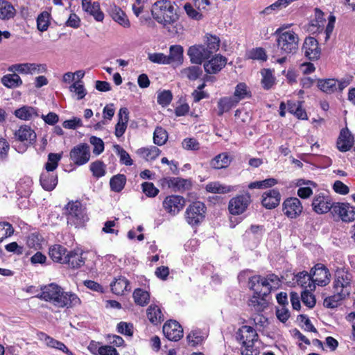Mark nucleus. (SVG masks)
Here are the masks:
<instances>
[{
	"mask_svg": "<svg viewBox=\"0 0 355 355\" xmlns=\"http://www.w3.org/2000/svg\"><path fill=\"white\" fill-rule=\"evenodd\" d=\"M153 18L172 34H178L183 30L182 25L178 22V15L174 6L169 0H158L152 6Z\"/></svg>",
	"mask_w": 355,
	"mask_h": 355,
	"instance_id": "f257e3e1",
	"label": "nucleus"
},
{
	"mask_svg": "<svg viewBox=\"0 0 355 355\" xmlns=\"http://www.w3.org/2000/svg\"><path fill=\"white\" fill-rule=\"evenodd\" d=\"M41 290V293L37 297L52 303L58 308L73 307L80 304V300L76 294L64 292L56 284H49L42 287Z\"/></svg>",
	"mask_w": 355,
	"mask_h": 355,
	"instance_id": "f03ea898",
	"label": "nucleus"
},
{
	"mask_svg": "<svg viewBox=\"0 0 355 355\" xmlns=\"http://www.w3.org/2000/svg\"><path fill=\"white\" fill-rule=\"evenodd\" d=\"M284 27L276 31L277 49L281 55L295 54L299 46V37L293 31H284Z\"/></svg>",
	"mask_w": 355,
	"mask_h": 355,
	"instance_id": "7ed1b4c3",
	"label": "nucleus"
},
{
	"mask_svg": "<svg viewBox=\"0 0 355 355\" xmlns=\"http://www.w3.org/2000/svg\"><path fill=\"white\" fill-rule=\"evenodd\" d=\"M67 223L69 225L79 227L84 225L88 217L78 201L69 202L66 206Z\"/></svg>",
	"mask_w": 355,
	"mask_h": 355,
	"instance_id": "20e7f679",
	"label": "nucleus"
},
{
	"mask_svg": "<svg viewBox=\"0 0 355 355\" xmlns=\"http://www.w3.org/2000/svg\"><path fill=\"white\" fill-rule=\"evenodd\" d=\"M251 202L250 194L248 192H243L230 200L228 211L232 215H241L246 211Z\"/></svg>",
	"mask_w": 355,
	"mask_h": 355,
	"instance_id": "39448f33",
	"label": "nucleus"
},
{
	"mask_svg": "<svg viewBox=\"0 0 355 355\" xmlns=\"http://www.w3.org/2000/svg\"><path fill=\"white\" fill-rule=\"evenodd\" d=\"M352 279V274L347 270L343 268L337 269L334 280V290L349 295L351 292Z\"/></svg>",
	"mask_w": 355,
	"mask_h": 355,
	"instance_id": "423d86ee",
	"label": "nucleus"
},
{
	"mask_svg": "<svg viewBox=\"0 0 355 355\" xmlns=\"http://www.w3.org/2000/svg\"><path fill=\"white\" fill-rule=\"evenodd\" d=\"M206 207L204 203L196 201L191 204L186 209L185 218L191 225L200 223L205 218Z\"/></svg>",
	"mask_w": 355,
	"mask_h": 355,
	"instance_id": "0eeeda50",
	"label": "nucleus"
},
{
	"mask_svg": "<svg viewBox=\"0 0 355 355\" xmlns=\"http://www.w3.org/2000/svg\"><path fill=\"white\" fill-rule=\"evenodd\" d=\"M331 210L333 214L337 215L343 222L355 220V208L347 202H334Z\"/></svg>",
	"mask_w": 355,
	"mask_h": 355,
	"instance_id": "6e6552de",
	"label": "nucleus"
},
{
	"mask_svg": "<svg viewBox=\"0 0 355 355\" xmlns=\"http://www.w3.org/2000/svg\"><path fill=\"white\" fill-rule=\"evenodd\" d=\"M70 158L76 165L81 166L89 160L90 149L87 144H80L70 151Z\"/></svg>",
	"mask_w": 355,
	"mask_h": 355,
	"instance_id": "1a4fd4ad",
	"label": "nucleus"
},
{
	"mask_svg": "<svg viewBox=\"0 0 355 355\" xmlns=\"http://www.w3.org/2000/svg\"><path fill=\"white\" fill-rule=\"evenodd\" d=\"M314 285L326 286L330 282L331 275L328 268L322 263L316 264L310 272Z\"/></svg>",
	"mask_w": 355,
	"mask_h": 355,
	"instance_id": "9d476101",
	"label": "nucleus"
},
{
	"mask_svg": "<svg viewBox=\"0 0 355 355\" xmlns=\"http://www.w3.org/2000/svg\"><path fill=\"white\" fill-rule=\"evenodd\" d=\"M187 55L191 62L196 64H201L204 60L209 59L211 55L204 44H195L190 46L188 49Z\"/></svg>",
	"mask_w": 355,
	"mask_h": 355,
	"instance_id": "9b49d317",
	"label": "nucleus"
},
{
	"mask_svg": "<svg viewBox=\"0 0 355 355\" xmlns=\"http://www.w3.org/2000/svg\"><path fill=\"white\" fill-rule=\"evenodd\" d=\"M184 205V198L175 195L166 197L162 202L164 210L173 216L178 214L183 209Z\"/></svg>",
	"mask_w": 355,
	"mask_h": 355,
	"instance_id": "f8f14e48",
	"label": "nucleus"
},
{
	"mask_svg": "<svg viewBox=\"0 0 355 355\" xmlns=\"http://www.w3.org/2000/svg\"><path fill=\"white\" fill-rule=\"evenodd\" d=\"M258 335L256 331L251 327L244 325L242 326L236 334V338L239 340L242 346L247 347L254 345V343L257 340Z\"/></svg>",
	"mask_w": 355,
	"mask_h": 355,
	"instance_id": "ddd939ff",
	"label": "nucleus"
},
{
	"mask_svg": "<svg viewBox=\"0 0 355 355\" xmlns=\"http://www.w3.org/2000/svg\"><path fill=\"white\" fill-rule=\"evenodd\" d=\"M13 139L23 143L26 146L33 144L36 140V133L28 125H21L17 130L13 132Z\"/></svg>",
	"mask_w": 355,
	"mask_h": 355,
	"instance_id": "4468645a",
	"label": "nucleus"
},
{
	"mask_svg": "<svg viewBox=\"0 0 355 355\" xmlns=\"http://www.w3.org/2000/svg\"><path fill=\"white\" fill-rule=\"evenodd\" d=\"M303 207L297 198H289L283 203V212L290 218H295L302 212Z\"/></svg>",
	"mask_w": 355,
	"mask_h": 355,
	"instance_id": "2eb2a0df",
	"label": "nucleus"
},
{
	"mask_svg": "<svg viewBox=\"0 0 355 355\" xmlns=\"http://www.w3.org/2000/svg\"><path fill=\"white\" fill-rule=\"evenodd\" d=\"M302 51L304 53V55L311 60H318L321 53L318 42L313 37H308L305 39Z\"/></svg>",
	"mask_w": 355,
	"mask_h": 355,
	"instance_id": "dca6fc26",
	"label": "nucleus"
},
{
	"mask_svg": "<svg viewBox=\"0 0 355 355\" xmlns=\"http://www.w3.org/2000/svg\"><path fill=\"white\" fill-rule=\"evenodd\" d=\"M163 333L171 341L179 340L183 336V329L175 320H169L163 326Z\"/></svg>",
	"mask_w": 355,
	"mask_h": 355,
	"instance_id": "f3484780",
	"label": "nucleus"
},
{
	"mask_svg": "<svg viewBox=\"0 0 355 355\" xmlns=\"http://www.w3.org/2000/svg\"><path fill=\"white\" fill-rule=\"evenodd\" d=\"M279 277L274 274L268 275L266 277L259 275V284L261 295H267L272 289L279 287Z\"/></svg>",
	"mask_w": 355,
	"mask_h": 355,
	"instance_id": "a211bd4d",
	"label": "nucleus"
},
{
	"mask_svg": "<svg viewBox=\"0 0 355 355\" xmlns=\"http://www.w3.org/2000/svg\"><path fill=\"white\" fill-rule=\"evenodd\" d=\"M312 207L315 213L322 214L331 209L332 203L328 196L320 193L314 196Z\"/></svg>",
	"mask_w": 355,
	"mask_h": 355,
	"instance_id": "6ab92c4d",
	"label": "nucleus"
},
{
	"mask_svg": "<svg viewBox=\"0 0 355 355\" xmlns=\"http://www.w3.org/2000/svg\"><path fill=\"white\" fill-rule=\"evenodd\" d=\"M227 64V58L221 55H216L211 60L205 62V71L209 74H215L220 71Z\"/></svg>",
	"mask_w": 355,
	"mask_h": 355,
	"instance_id": "aec40b11",
	"label": "nucleus"
},
{
	"mask_svg": "<svg viewBox=\"0 0 355 355\" xmlns=\"http://www.w3.org/2000/svg\"><path fill=\"white\" fill-rule=\"evenodd\" d=\"M108 12L112 19L121 26L124 28H129L130 26V22L125 13L115 4L110 6Z\"/></svg>",
	"mask_w": 355,
	"mask_h": 355,
	"instance_id": "412c9836",
	"label": "nucleus"
},
{
	"mask_svg": "<svg viewBox=\"0 0 355 355\" xmlns=\"http://www.w3.org/2000/svg\"><path fill=\"white\" fill-rule=\"evenodd\" d=\"M354 144V137L348 129H343L340 131L337 141V148L341 152H347L350 150Z\"/></svg>",
	"mask_w": 355,
	"mask_h": 355,
	"instance_id": "4be33fe9",
	"label": "nucleus"
},
{
	"mask_svg": "<svg viewBox=\"0 0 355 355\" xmlns=\"http://www.w3.org/2000/svg\"><path fill=\"white\" fill-rule=\"evenodd\" d=\"M266 295H261V293H254L253 295L248 300V306L252 311L256 313H260L268 307V302L265 300Z\"/></svg>",
	"mask_w": 355,
	"mask_h": 355,
	"instance_id": "5701e85b",
	"label": "nucleus"
},
{
	"mask_svg": "<svg viewBox=\"0 0 355 355\" xmlns=\"http://www.w3.org/2000/svg\"><path fill=\"white\" fill-rule=\"evenodd\" d=\"M128 110L126 107H121L118 113V122L115 125L114 134L116 137H121L125 132L128 122Z\"/></svg>",
	"mask_w": 355,
	"mask_h": 355,
	"instance_id": "b1692460",
	"label": "nucleus"
},
{
	"mask_svg": "<svg viewBox=\"0 0 355 355\" xmlns=\"http://www.w3.org/2000/svg\"><path fill=\"white\" fill-rule=\"evenodd\" d=\"M262 205L267 209H273L277 207L281 199L279 192L276 189H271L263 194Z\"/></svg>",
	"mask_w": 355,
	"mask_h": 355,
	"instance_id": "393cba45",
	"label": "nucleus"
},
{
	"mask_svg": "<svg viewBox=\"0 0 355 355\" xmlns=\"http://www.w3.org/2000/svg\"><path fill=\"white\" fill-rule=\"evenodd\" d=\"M205 189L212 193L225 194L236 191L237 187L223 184L219 182H211L206 185Z\"/></svg>",
	"mask_w": 355,
	"mask_h": 355,
	"instance_id": "a878e982",
	"label": "nucleus"
},
{
	"mask_svg": "<svg viewBox=\"0 0 355 355\" xmlns=\"http://www.w3.org/2000/svg\"><path fill=\"white\" fill-rule=\"evenodd\" d=\"M40 184L46 191H52L58 184V176L52 172L45 171L40 175Z\"/></svg>",
	"mask_w": 355,
	"mask_h": 355,
	"instance_id": "bb28decb",
	"label": "nucleus"
},
{
	"mask_svg": "<svg viewBox=\"0 0 355 355\" xmlns=\"http://www.w3.org/2000/svg\"><path fill=\"white\" fill-rule=\"evenodd\" d=\"M67 249L60 245H54L49 248V254L52 260L64 264L67 260Z\"/></svg>",
	"mask_w": 355,
	"mask_h": 355,
	"instance_id": "cd10ccee",
	"label": "nucleus"
},
{
	"mask_svg": "<svg viewBox=\"0 0 355 355\" xmlns=\"http://www.w3.org/2000/svg\"><path fill=\"white\" fill-rule=\"evenodd\" d=\"M318 87L322 92L331 94L336 91L338 89L342 90L345 85L341 83H338L335 79H326L319 80L318 82Z\"/></svg>",
	"mask_w": 355,
	"mask_h": 355,
	"instance_id": "c85d7f7f",
	"label": "nucleus"
},
{
	"mask_svg": "<svg viewBox=\"0 0 355 355\" xmlns=\"http://www.w3.org/2000/svg\"><path fill=\"white\" fill-rule=\"evenodd\" d=\"M16 117L24 121H30L39 116L36 108L30 106H23L15 111Z\"/></svg>",
	"mask_w": 355,
	"mask_h": 355,
	"instance_id": "c756f323",
	"label": "nucleus"
},
{
	"mask_svg": "<svg viewBox=\"0 0 355 355\" xmlns=\"http://www.w3.org/2000/svg\"><path fill=\"white\" fill-rule=\"evenodd\" d=\"M293 279H295L297 284L305 290L313 291L315 289V286L313 282L311 275L307 272L303 271L298 272L295 275Z\"/></svg>",
	"mask_w": 355,
	"mask_h": 355,
	"instance_id": "7c9ffc66",
	"label": "nucleus"
},
{
	"mask_svg": "<svg viewBox=\"0 0 355 355\" xmlns=\"http://www.w3.org/2000/svg\"><path fill=\"white\" fill-rule=\"evenodd\" d=\"M165 181L168 187L174 191H180L187 189L191 187L189 180L180 178H168L165 179Z\"/></svg>",
	"mask_w": 355,
	"mask_h": 355,
	"instance_id": "2f4dec72",
	"label": "nucleus"
},
{
	"mask_svg": "<svg viewBox=\"0 0 355 355\" xmlns=\"http://www.w3.org/2000/svg\"><path fill=\"white\" fill-rule=\"evenodd\" d=\"M183 47L180 45H172L169 48L168 63L175 62L178 64H182L183 62Z\"/></svg>",
	"mask_w": 355,
	"mask_h": 355,
	"instance_id": "473e14b6",
	"label": "nucleus"
},
{
	"mask_svg": "<svg viewBox=\"0 0 355 355\" xmlns=\"http://www.w3.org/2000/svg\"><path fill=\"white\" fill-rule=\"evenodd\" d=\"M16 10L11 3L0 0V19L9 20L15 17Z\"/></svg>",
	"mask_w": 355,
	"mask_h": 355,
	"instance_id": "72a5a7b5",
	"label": "nucleus"
},
{
	"mask_svg": "<svg viewBox=\"0 0 355 355\" xmlns=\"http://www.w3.org/2000/svg\"><path fill=\"white\" fill-rule=\"evenodd\" d=\"M4 75L1 78V83L8 88H16L22 85V80L19 75L15 72Z\"/></svg>",
	"mask_w": 355,
	"mask_h": 355,
	"instance_id": "f704fd0d",
	"label": "nucleus"
},
{
	"mask_svg": "<svg viewBox=\"0 0 355 355\" xmlns=\"http://www.w3.org/2000/svg\"><path fill=\"white\" fill-rule=\"evenodd\" d=\"M82 253L71 251L67 253L66 262L69 266L73 268H78L81 267L85 263V259L82 257Z\"/></svg>",
	"mask_w": 355,
	"mask_h": 355,
	"instance_id": "c9c22d12",
	"label": "nucleus"
},
{
	"mask_svg": "<svg viewBox=\"0 0 355 355\" xmlns=\"http://www.w3.org/2000/svg\"><path fill=\"white\" fill-rule=\"evenodd\" d=\"M83 10L92 15L94 19L98 21H102L104 19V15L101 11L100 6L98 2H94L93 3H88L85 6H82Z\"/></svg>",
	"mask_w": 355,
	"mask_h": 355,
	"instance_id": "e433bc0d",
	"label": "nucleus"
},
{
	"mask_svg": "<svg viewBox=\"0 0 355 355\" xmlns=\"http://www.w3.org/2000/svg\"><path fill=\"white\" fill-rule=\"evenodd\" d=\"M238 103L233 97L221 98L218 102V114L223 115L225 112H228L232 107H235Z\"/></svg>",
	"mask_w": 355,
	"mask_h": 355,
	"instance_id": "4c0bfd02",
	"label": "nucleus"
},
{
	"mask_svg": "<svg viewBox=\"0 0 355 355\" xmlns=\"http://www.w3.org/2000/svg\"><path fill=\"white\" fill-rule=\"evenodd\" d=\"M348 295L343 293L338 292L334 290V295L324 299L323 304L327 308H336L338 306L340 302L344 300Z\"/></svg>",
	"mask_w": 355,
	"mask_h": 355,
	"instance_id": "58836bf2",
	"label": "nucleus"
},
{
	"mask_svg": "<svg viewBox=\"0 0 355 355\" xmlns=\"http://www.w3.org/2000/svg\"><path fill=\"white\" fill-rule=\"evenodd\" d=\"M128 281L123 277H119L111 284L112 291L116 295H122L128 290Z\"/></svg>",
	"mask_w": 355,
	"mask_h": 355,
	"instance_id": "ea45409f",
	"label": "nucleus"
},
{
	"mask_svg": "<svg viewBox=\"0 0 355 355\" xmlns=\"http://www.w3.org/2000/svg\"><path fill=\"white\" fill-rule=\"evenodd\" d=\"M147 317L154 324H157L164 320L163 314L160 309L156 305H151L148 308Z\"/></svg>",
	"mask_w": 355,
	"mask_h": 355,
	"instance_id": "a19ab883",
	"label": "nucleus"
},
{
	"mask_svg": "<svg viewBox=\"0 0 355 355\" xmlns=\"http://www.w3.org/2000/svg\"><path fill=\"white\" fill-rule=\"evenodd\" d=\"M202 73V71L198 66H191L183 69L180 71L182 76L185 77L191 80H195L198 79Z\"/></svg>",
	"mask_w": 355,
	"mask_h": 355,
	"instance_id": "79ce46f5",
	"label": "nucleus"
},
{
	"mask_svg": "<svg viewBox=\"0 0 355 355\" xmlns=\"http://www.w3.org/2000/svg\"><path fill=\"white\" fill-rule=\"evenodd\" d=\"M125 182V176L122 174H118L111 178L110 181V188L113 191L119 192L123 189Z\"/></svg>",
	"mask_w": 355,
	"mask_h": 355,
	"instance_id": "37998d69",
	"label": "nucleus"
},
{
	"mask_svg": "<svg viewBox=\"0 0 355 355\" xmlns=\"http://www.w3.org/2000/svg\"><path fill=\"white\" fill-rule=\"evenodd\" d=\"M204 45H205L206 49L212 55L219 49L220 39L216 35L207 34L206 40Z\"/></svg>",
	"mask_w": 355,
	"mask_h": 355,
	"instance_id": "c03bdc74",
	"label": "nucleus"
},
{
	"mask_svg": "<svg viewBox=\"0 0 355 355\" xmlns=\"http://www.w3.org/2000/svg\"><path fill=\"white\" fill-rule=\"evenodd\" d=\"M133 298L137 304L144 306L149 302L150 295L147 291L138 288L134 291Z\"/></svg>",
	"mask_w": 355,
	"mask_h": 355,
	"instance_id": "a18cd8bd",
	"label": "nucleus"
},
{
	"mask_svg": "<svg viewBox=\"0 0 355 355\" xmlns=\"http://www.w3.org/2000/svg\"><path fill=\"white\" fill-rule=\"evenodd\" d=\"M230 163V160L227 154L223 153L216 156L211 162V166L216 169H220L227 167Z\"/></svg>",
	"mask_w": 355,
	"mask_h": 355,
	"instance_id": "49530a36",
	"label": "nucleus"
},
{
	"mask_svg": "<svg viewBox=\"0 0 355 355\" xmlns=\"http://www.w3.org/2000/svg\"><path fill=\"white\" fill-rule=\"evenodd\" d=\"M250 96V92L247 85L243 83H239L235 88L233 98L239 103L241 100Z\"/></svg>",
	"mask_w": 355,
	"mask_h": 355,
	"instance_id": "de8ad7c7",
	"label": "nucleus"
},
{
	"mask_svg": "<svg viewBox=\"0 0 355 355\" xmlns=\"http://www.w3.org/2000/svg\"><path fill=\"white\" fill-rule=\"evenodd\" d=\"M62 158V155L58 153H49L48 155V161L45 164V170L53 172L55 171L58 166V162Z\"/></svg>",
	"mask_w": 355,
	"mask_h": 355,
	"instance_id": "09e8293b",
	"label": "nucleus"
},
{
	"mask_svg": "<svg viewBox=\"0 0 355 355\" xmlns=\"http://www.w3.org/2000/svg\"><path fill=\"white\" fill-rule=\"evenodd\" d=\"M138 153L146 160L155 159L159 155L160 150L155 146L144 148L138 150Z\"/></svg>",
	"mask_w": 355,
	"mask_h": 355,
	"instance_id": "8fccbe9b",
	"label": "nucleus"
},
{
	"mask_svg": "<svg viewBox=\"0 0 355 355\" xmlns=\"http://www.w3.org/2000/svg\"><path fill=\"white\" fill-rule=\"evenodd\" d=\"M69 91L77 96L78 100L83 99L87 94L83 83L80 80L76 81L69 87Z\"/></svg>",
	"mask_w": 355,
	"mask_h": 355,
	"instance_id": "3c124183",
	"label": "nucleus"
},
{
	"mask_svg": "<svg viewBox=\"0 0 355 355\" xmlns=\"http://www.w3.org/2000/svg\"><path fill=\"white\" fill-rule=\"evenodd\" d=\"M247 57L249 59L257 60L262 62L266 61L268 58L266 51L261 47L252 49L249 51L247 53Z\"/></svg>",
	"mask_w": 355,
	"mask_h": 355,
	"instance_id": "603ef678",
	"label": "nucleus"
},
{
	"mask_svg": "<svg viewBox=\"0 0 355 355\" xmlns=\"http://www.w3.org/2000/svg\"><path fill=\"white\" fill-rule=\"evenodd\" d=\"M168 139L167 132L162 128H157L154 132L153 140L155 144L162 146L166 143Z\"/></svg>",
	"mask_w": 355,
	"mask_h": 355,
	"instance_id": "864d4df0",
	"label": "nucleus"
},
{
	"mask_svg": "<svg viewBox=\"0 0 355 355\" xmlns=\"http://www.w3.org/2000/svg\"><path fill=\"white\" fill-rule=\"evenodd\" d=\"M50 15L47 12H42L37 17V25L40 31L44 32L47 30L49 26Z\"/></svg>",
	"mask_w": 355,
	"mask_h": 355,
	"instance_id": "5fc2aeb1",
	"label": "nucleus"
},
{
	"mask_svg": "<svg viewBox=\"0 0 355 355\" xmlns=\"http://www.w3.org/2000/svg\"><path fill=\"white\" fill-rule=\"evenodd\" d=\"M116 153L120 157L121 162L126 166H130L132 164V160L130 158L129 154L122 148L119 145L116 144L114 146Z\"/></svg>",
	"mask_w": 355,
	"mask_h": 355,
	"instance_id": "6e6d98bb",
	"label": "nucleus"
},
{
	"mask_svg": "<svg viewBox=\"0 0 355 355\" xmlns=\"http://www.w3.org/2000/svg\"><path fill=\"white\" fill-rule=\"evenodd\" d=\"M105 166L101 161H96L90 164V170L95 177L100 178L105 175Z\"/></svg>",
	"mask_w": 355,
	"mask_h": 355,
	"instance_id": "4d7b16f0",
	"label": "nucleus"
},
{
	"mask_svg": "<svg viewBox=\"0 0 355 355\" xmlns=\"http://www.w3.org/2000/svg\"><path fill=\"white\" fill-rule=\"evenodd\" d=\"M148 60L153 62L160 64H168V58L167 55L162 53H152L148 54Z\"/></svg>",
	"mask_w": 355,
	"mask_h": 355,
	"instance_id": "13d9d810",
	"label": "nucleus"
},
{
	"mask_svg": "<svg viewBox=\"0 0 355 355\" xmlns=\"http://www.w3.org/2000/svg\"><path fill=\"white\" fill-rule=\"evenodd\" d=\"M141 187L145 195L150 198L155 197L159 193V189L152 182H144Z\"/></svg>",
	"mask_w": 355,
	"mask_h": 355,
	"instance_id": "bf43d9fd",
	"label": "nucleus"
},
{
	"mask_svg": "<svg viewBox=\"0 0 355 355\" xmlns=\"http://www.w3.org/2000/svg\"><path fill=\"white\" fill-rule=\"evenodd\" d=\"M310 290H305L301 293V299L302 302L309 308H313L315 304L314 295L310 292Z\"/></svg>",
	"mask_w": 355,
	"mask_h": 355,
	"instance_id": "052dcab7",
	"label": "nucleus"
},
{
	"mask_svg": "<svg viewBox=\"0 0 355 355\" xmlns=\"http://www.w3.org/2000/svg\"><path fill=\"white\" fill-rule=\"evenodd\" d=\"M89 142L94 146L93 153L98 155L104 150V143L103 140L95 136H92Z\"/></svg>",
	"mask_w": 355,
	"mask_h": 355,
	"instance_id": "680f3d73",
	"label": "nucleus"
},
{
	"mask_svg": "<svg viewBox=\"0 0 355 355\" xmlns=\"http://www.w3.org/2000/svg\"><path fill=\"white\" fill-rule=\"evenodd\" d=\"M13 232L14 229L10 223L6 222L0 223V241L10 236Z\"/></svg>",
	"mask_w": 355,
	"mask_h": 355,
	"instance_id": "e2e57ef3",
	"label": "nucleus"
},
{
	"mask_svg": "<svg viewBox=\"0 0 355 355\" xmlns=\"http://www.w3.org/2000/svg\"><path fill=\"white\" fill-rule=\"evenodd\" d=\"M263 78L261 83L265 89H270L274 83V78L272 73L268 69H263L261 71Z\"/></svg>",
	"mask_w": 355,
	"mask_h": 355,
	"instance_id": "0e129e2a",
	"label": "nucleus"
},
{
	"mask_svg": "<svg viewBox=\"0 0 355 355\" xmlns=\"http://www.w3.org/2000/svg\"><path fill=\"white\" fill-rule=\"evenodd\" d=\"M41 239L39 234L33 233L26 239V244L30 248L38 249L41 246Z\"/></svg>",
	"mask_w": 355,
	"mask_h": 355,
	"instance_id": "69168bd1",
	"label": "nucleus"
},
{
	"mask_svg": "<svg viewBox=\"0 0 355 355\" xmlns=\"http://www.w3.org/2000/svg\"><path fill=\"white\" fill-rule=\"evenodd\" d=\"M182 145L183 148L188 150H198L200 149V144L194 138L184 139L182 142Z\"/></svg>",
	"mask_w": 355,
	"mask_h": 355,
	"instance_id": "338daca9",
	"label": "nucleus"
},
{
	"mask_svg": "<svg viewBox=\"0 0 355 355\" xmlns=\"http://www.w3.org/2000/svg\"><path fill=\"white\" fill-rule=\"evenodd\" d=\"M172 100V94L168 90H164L157 96V102L159 105L162 106L168 105Z\"/></svg>",
	"mask_w": 355,
	"mask_h": 355,
	"instance_id": "774afa93",
	"label": "nucleus"
}]
</instances>
